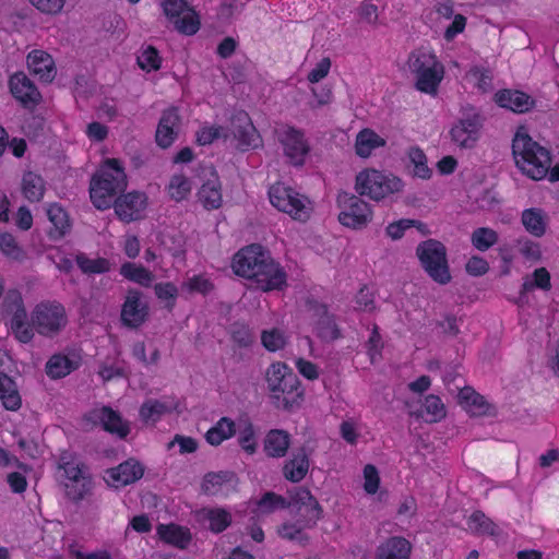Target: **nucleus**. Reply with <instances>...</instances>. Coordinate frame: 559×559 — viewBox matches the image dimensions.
I'll use <instances>...</instances> for the list:
<instances>
[{
	"label": "nucleus",
	"mask_w": 559,
	"mask_h": 559,
	"mask_svg": "<svg viewBox=\"0 0 559 559\" xmlns=\"http://www.w3.org/2000/svg\"><path fill=\"white\" fill-rule=\"evenodd\" d=\"M59 468L63 471L67 481L82 477H92L88 467L69 453H62Z\"/></svg>",
	"instance_id": "36"
},
{
	"label": "nucleus",
	"mask_w": 559,
	"mask_h": 559,
	"mask_svg": "<svg viewBox=\"0 0 559 559\" xmlns=\"http://www.w3.org/2000/svg\"><path fill=\"white\" fill-rule=\"evenodd\" d=\"M411 543L401 536H393L381 543L376 551L374 559H409Z\"/></svg>",
	"instance_id": "23"
},
{
	"label": "nucleus",
	"mask_w": 559,
	"mask_h": 559,
	"mask_svg": "<svg viewBox=\"0 0 559 559\" xmlns=\"http://www.w3.org/2000/svg\"><path fill=\"white\" fill-rule=\"evenodd\" d=\"M516 248L526 260L536 262L539 261L542 258V250L539 243L526 237L518 240Z\"/></svg>",
	"instance_id": "57"
},
{
	"label": "nucleus",
	"mask_w": 559,
	"mask_h": 559,
	"mask_svg": "<svg viewBox=\"0 0 559 559\" xmlns=\"http://www.w3.org/2000/svg\"><path fill=\"white\" fill-rule=\"evenodd\" d=\"M460 404L466 408L473 416L486 415L489 409V404L483 395L477 393L473 388L465 386L459 393Z\"/></svg>",
	"instance_id": "32"
},
{
	"label": "nucleus",
	"mask_w": 559,
	"mask_h": 559,
	"mask_svg": "<svg viewBox=\"0 0 559 559\" xmlns=\"http://www.w3.org/2000/svg\"><path fill=\"white\" fill-rule=\"evenodd\" d=\"M465 270L469 275L481 276L488 272L489 264L484 258L474 255L467 261Z\"/></svg>",
	"instance_id": "64"
},
{
	"label": "nucleus",
	"mask_w": 559,
	"mask_h": 559,
	"mask_svg": "<svg viewBox=\"0 0 559 559\" xmlns=\"http://www.w3.org/2000/svg\"><path fill=\"white\" fill-rule=\"evenodd\" d=\"M75 261L84 274H103L110 270V263L105 258L90 259L86 254L79 253Z\"/></svg>",
	"instance_id": "47"
},
{
	"label": "nucleus",
	"mask_w": 559,
	"mask_h": 559,
	"mask_svg": "<svg viewBox=\"0 0 559 559\" xmlns=\"http://www.w3.org/2000/svg\"><path fill=\"white\" fill-rule=\"evenodd\" d=\"M127 175L118 159L109 158L91 180L90 197L98 210H107L114 198L126 190Z\"/></svg>",
	"instance_id": "4"
},
{
	"label": "nucleus",
	"mask_w": 559,
	"mask_h": 559,
	"mask_svg": "<svg viewBox=\"0 0 559 559\" xmlns=\"http://www.w3.org/2000/svg\"><path fill=\"white\" fill-rule=\"evenodd\" d=\"M181 129V118L178 109L170 107L162 112L155 132L156 144L160 148H168L178 138Z\"/></svg>",
	"instance_id": "21"
},
{
	"label": "nucleus",
	"mask_w": 559,
	"mask_h": 559,
	"mask_svg": "<svg viewBox=\"0 0 559 559\" xmlns=\"http://www.w3.org/2000/svg\"><path fill=\"white\" fill-rule=\"evenodd\" d=\"M495 102L499 107L509 109L515 114H525L535 107V99L528 94L504 88L495 94Z\"/></svg>",
	"instance_id": "22"
},
{
	"label": "nucleus",
	"mask_w": 559,
	"mask_h": 559,
	"mask_svg": "<svg viewBox=\"0 0 559 559\" xmlns=\"http://www.w3.org/2000/svg\"><path fill=\"white\" fill-rule=\"evenodd\" d=\"M92 477L76 478L64 484L66 497L74 503H79L92 495Z\"/></svg>",
	"instance_id": "40"
},
{
	"label": "nucleus",
	"mask_w": 559,
	"mask_h": 559,
	"mask_svg": "<svg viewBox=\"0 0 559 559\" xmlns=\"http://www.w3.org/2000/svg\"><path fill=\"white\" fill-rule=\"evenodd\" d=\"M467 78L475 82L476 86L483 92L492 90V73L490 70L479 67H473L467 72Z\"/></svg>",
	"instance_id": "53"
},
{
	"label": "nucleus",
	"mask_w": 559,
	"mask_h": 559,
	"mask_svg": "<svg viewBox=\"0 0 559 559\" xmlns=\"http://www.w3.org/2000/svg\"><path fill=\"white\" fill-rule=\"evenodd\" d=\"M364 477H365V485H364L365 490L371 495L376 493L379 488V484H380V477H379L377 468L371 464L366 465L364 468Z\"/></svg>",
	"instance_id": "63"
},
{
	"label": "nucleus",
	"mask_w": 559,
	"mask_h": 559,
	"mask_svg": "<svg viewBox=\"0 0 559 559\" xmlns=\"http://www.w3.org/2000/svg\"><path fill=\"white\" fill-rule=\"evenodd\" d=\"M261 341L263 346L270 352H276L285 345V336L278 329L263 331Z\"/></svg>",
	"instance_id": "56"
},
{
	"label": "nucleus",
	"mask_w": 559,
	"mask_h": 559,
	"mask_svg": "<svg viewBox=\"0 0 559 559\" xmlns=\"http://www.w3.org/2000/svg\"><path fill=\"white\" fill-rule=\"evenodd\" d=\"M200 516L209 523L213 533H221L231 524V514L222 508H204L200 511Z\"/></svg>",
	"instance_id": "33"
},
{
	"label": "nucleus",
	"mask_w": 559,
	"mask_h": 559,
	"mask_svg": "<svg viewBox=\"0 0 559 559\" xmlns=\"http://www.w3.org/2000/svg\"><path fill=\"white\" fill-rule=\"evenodd\" d=\"M408 68L416 78L418 91L435 95L443 79L444 68L437 57L427 50L418 49L408 57Z\"/></svg>",
	"instance_id": "5"
},
{
	"label": "nucleus",
	"mask_w": 559,
	"mask_h": 559,
	"mask_svg": "<svg viewBox=\"0 0 559 559\" xmlns=\"http://www.w3.org/2000/svg\"><path fill=\"white\" fill-rule=\"evenodd\" d=\"M238 442L241 449L248 454L255 453V431L253 424L248 418H241L238 421Z\"/></svg>",
	"instance_id": "45"
},
{
	"label": "nucleus",
	"mask_w": 559,
	"mask_h": 559,
	"mask_svg": "<svg viewBox=\"0 0 559 559\" xmlns=\"http://www.w3.org/2000/svg\"><path fill=\"white\" fill-rule=\"evenodd\" d=\"M484 118L477 109L465 108L459 122L450 130L452 141L463 148H472L479 138Z\"/></svg>",
	"instance_id": "12"
},
{
	"label": "nucleus",
	"mask_w": 559,
	"mask_h": 559,
	"mask_svg": "<svg viewBox=\"0 0 559 559\" xmlns=\"http://www.w3.org/2000/svg\"><path fill=\"white\" fill-rule=\"evenodd\" d=\"M306 521L307 519L298 516L295 523L286 522L278 526L277 533L284 539L298 542L299 544L305 545L309 537L304 531L314 526L308 525Z\"/></svg>",
	"instance_id": "35"
},
{
	"label": "nucleus",
	"mask_w": 559,
	"mask_h": 559,
	"mask_svg": "<svg viewBox=\"0 0 559 559\" xmlns=\"http://www.w3.org/2000/svg\"><path fill=\"white\" fill-rule=\"evenodd\" d=\"M290 444V436L287 431L273 429L267 432L264 439V451L267 456L283 457Z\"/></svg>",
	"instance_id": "29"
},
{
	"label": "nucleus",
	"mask_w": 559,
	"mask_h": 559,
	"mask_svg": "<svg viewBox=\"0 0 559 559\" xmlns=\"http://www.w3.org/2000/svg\"><path fill=\"white\" fill-rule=\"evenodd\" d=\"M145 467L138 460L131 457L116 467L108 468L104 477L110 487L121 488L131 485L144 475Z\"/></svg>",
	"instance_id": "15"
},
{
	"label": "nucleus",
	"mask_w": 559,
	"mask_h": 559,
	"mask_svg": "<svg viewBox=\"0 0 559 559\" xmlns=\"http://www.w3.org/2000/svg\"><path fill=\"white\" fill-rule=\"evenodd\" d=\"M337 202L343 207V211L338 214V221L343 226L361 229L371 221V209L359 197L343 192L338 194Z\"/></svg>",
	"instance_id": "11"
},
{
	"label": "nucleus",
	"mask_w": 559,
	"mask_h": 559,
	"mask_svg": "<svg viewBox=\"0 0 559 559\" xmlns=\"http://www.w3.org/2000/svg\"><path fill=\"white\" fill-rule=\"evenodd\" d=\"M28 69L39 75L44 82H51L56 75V69L51 57L40 50L32 51L27 57Z\"/></svg>",
	"instance_id": "26"
},
{
	"label": "nucleus",
	"mask_w": 559,
	"mask_h": 559,
	"mask_svg": "<svg viewBox=\"0 0 559 559\" xmlns=\"http://www.w3.org/2000/svg\"><path fill=\"white\" fill-rule=\"evenodd\" d=\"M272 404L286 412L298 408L304 400L298 376L285 362H273L265 371Z\"/></svg>",
	"instance_id": "3"
},
{
	"label": "nucleus",
	"mask_w": 559,
	"mask_h": 559,
	"mask_svg": "<svg viewBox=\"0 0 559 559\" xmlns=\"http://www.w3.org/2000/svg\"><path fill=\"white\" fill-rule=\"evenodd\" d=\"M168 191L171 199L176 201L185 200L191 191L190 180L183 175H175L170 179Z\"/></svg>",
	"instance_id": "52"
},
{
	"label": "nucleus",
	"mask_w": 559,
	"mask_h": 559,
	"mask_svg": "<svg viewBox=\"0 0 559 559\" xmlns=\"http://www.w3.org/2000/svg\"><path fill=\"white\" fill-rule=\"evenodd\" d=\"M235 478V473L229 471L210 472L205 474L202 483V490L205 493H213L223 484L229 483Z\"/></svg>",
	"instance_id": "49"
},
{
	"label": "nucleus",
	"mask_w": 559,
	"mask_h": 559,
	"mask_svg": "<svg viewBox=\"0 0 559 559\" xmlns=\"http://www.w3.org/2000/svg\"><path fill=\"white\" fill-rule=\"evenodd\" d=\"M67 322L64 307L58 302H41L32 312V325L44 336L58 334Z\"/></svg>",
	"instance_id": "9"
},
{
	"label": "nucleus",
	"mask_w": 559,
	"mask_h": 559,
	"mask_svg": "<svg viewBox=\"0 0 559 559\" xmlns=\"http://www.w3.org/2000/svg\"><path fill=\"white\" fill-rule=\"evenodd\" d=\"M521 223L528 234L540 238L546 234L549 217L543 209L530 207L522 212Z\"/></svg>",
	"instance_id": "24"
},
{
	"label": "nucleus",
	"mask_w": 559,
	"mask_h": 559,
	"mask_svg": "<svg viewBox=\"0 0 559 559\" xmlns=\"http://www.w3.org/2000/svg\"><path fill=\"white\" fill-rule=\"evenodd\" d=\"M234 272L254 281L263 292L281 290L287 285V274L261 245L253 243L239 250L233 259Z\"/></svg>",
	"instance_id": "1"
},
{
	"label": "nucleus",
	"mask_w": 559,
	"mask_h": 559,
	"mask_svg": "<svg viewBox=\"0 0 559 559\" xmlns=\"http://www.w3.org/2000/svg\"><path fill=\"white\" fill-rule=\"evenodd\" d=\"M512 154L516 166L532 179L538 180L548 174L549 181H559V164L550 168V153L527 133L516 132L512 141Z\"/></svg>",
	"instance_id": "2"
},
{
	"label": "nucleus",
	"mask_w": 559,
	"mask_h": 559,
	"mask_svg": "<svg viewBox=\"0 0 559 559\" xmlns=\"http://www.w3.org/2000/svg\"><path fill=\"white\" fill-rule=\"evenodd\" d=\"M403 189V182L393 175H386L376 169L360 171L356 176L355 190L359 195L379 201Z\"/></svg>",
	"instance_id": "7"
},
{
	"label": "nucleus",
	"mask_w": 559,
	"mask_h": 559,
	"mask_svg": "<svg viewBox=\"0 0 559 559\" xmlns=\"http://www.w3.org/2000/svg\"><path fill=\"white\" fill-rule=\"evenodd\" d=\"M47 215L52 224V228L48 231L51 240H60L71 228L67 212L58 204H51L47 210Z\"/></svg>",
	"instance_id": "30"
},
{
	"label": "nucleus",
	"mask_w": 559,
	"mask_h": 559,
	"mask_svg": "<svg viewBox=\"0 0 559 559\" xmlns=\"http://www.w3.org/2000/svg\"><path fill=\"white\" fill-rule=\"evenodd\" d=\"M146 204L147 198L145 193L139 191L121 194L116 198L112 203L115 213L119 219L124 223H131L142 218V213Z\"/></svg>",
	"instance_id": "16"
},
{
	"label": "nucleus",
	"mask_w": 559,
	"mask_h": 559,
	"mask_svg": "<svg viewBox=\"0 0 559 559\" xmlns=\"http://www.w3.org/2000/svg\"><path fill=\"white\" fill-rule=\"evenodd\" d=\"M319 319L317 321V335L323 341H334L340 336V331L335 323L334 317L328 312L324 305L317 309Z\"/></svg>",
	"instance_id": "34"
},
{
	"label": "nucleus",
	"mask_w": 559,
	"mask_h": 559,
	"mask_svg": "<svg viewBox=\"0 0 559 559\" xmlns=\"http://www.w3.org/2000/svg\"><path fill=\"white\" fill-rule=\"evenodd\" d=\"M10 328L21 343H28L34 337V328L26 322V311L23 307H19L12 316Z\"/></svg>",
	"instance_id": "39"
},
{
	"label": "nucleus",
	"mask_w": 559,
	"mask_h": 559,
	"mask_svg": "<svg viewBox=\"0 0 559 559\" xmlns=\"http://www.w3.org/2000/svg\"><path fill=\"white\" fill-rule=\"evenodd\" d=\"M412 416L423 418L426 423H437L445 417V408L439 396H426L423 406L417 411H409Z\"/></svg>",
	"instance_id": "31"
},
{
	"label": "nucleus",
	"mask_w": 559,
	"mask_h": 559,
	"mask_svg": "<svg viewBox=\"0 0 559 559\" xmlns=\"http://www.w3.org/2000/svg\"><path fill=\"white\" fill-rule=\"evenodd\" d=\"M385 139L369 128L360 130L355 140V152L359 157H369L376 148L385 146Z\"/></svg>",
	"instance_id": "27"
},
{
	"label": "nucleus",
	"mask_w": 559,
	"mask_h": 559,
	"mask_svg": "<svg viewBox=\"0 0 559 559\" xmlns=\"http://www.w3.org/2000/svg\"><path fill=\"white\" fill-rule=\"evenodd\" d=\"M209 171L212 178L202 185L198 197L206 210H214L222 205L221 182L213 167H210Z\"/></svg>",
	"instance_id": "25"
},
{
	"label": "nucleus",
	"mask_w": 559,
	"mask_h": 559,
	"mask_svg": "<svg viewBox=\"0 0 559 559\" xmlns=\"http://www.w3.org/2000/svg\"><path fill=\"white\" fill-rule=\"evenodd\" d=\"M284 154L294 166H302L305 158L310 152V146L301 131L288 128L280 135Z\"/></svg>",
	"instance_id": "18"
},
{
	"label": "nucleus",
	"mask_w": 559,
	"mask_h": 559,
	"mask_svg": "<svg viewBox=\"0 0 559 559\" xmlns=\"http://www.w3.org/2000/svg\"><path fill=\"white\" fill-rule=\"evenodd\" d=\"M269 198L274 207L287 213L294 219L305 222L309 218L310 209L306 204L307 199L292 188L277 182L269 189Z\"/></svg>",
	"instance_id": "8"
},
{
	"label": "nucleus",
	"mask_w": 559,
	"mask_h": 559,
	"mask_svg": "<svg viewBox=\"0 0 559 559\" xmlns=\"http://www.w3.org/2000/svg\"><path fill=\"white\" fill-rule=\"evenodd\" d=\"M225 132L237 140L238 147L242 151L255 148L261 143L259 132L249 115L243 110H239L231 116L229 127L225 129Z\"/></svg>",
	"instance_id": "14"
},
{
	"label": "nucleus",
	"mask_w": 559,
	"mask_h": 559,
	"mask_svg": "<svg viewBox=\"0 0 559 559\" xmlns=\"http://www.w3.org/2000/svg\"><path fill=\"white\" fill-rule=\"evenodd\" d=\"M138 64L141 69L146 71L158 70L160 67V58L157 49L153 46H147L141 55L138 56Z\"/></svg>",
	"instance_id": "55"
},
{
	"label": "nucleus",
	"mask_w": 559,
	"mask_h": 559,
	"mask_svg": "<svg viewBox=\"0 0 559 559\" xmlns=\"http://www.w3.org/2000/svg\"><path fill=\"white\" fill-rule=\"evenodd\" d=\"M29 2L41 13L56 15L63 9L66 0H29Z\"/></svg>",
	"instance_id": "61"
},
{
	"label": "nucleus",
	"mask_w": 559,
	"mask_h": 559,
	"mask_svg": "<svg viewBox=\"0 0 559 559\" xmlns=\"http://www.w3.org/2000/svg\"><path fill=\"white\" fill-rule=\"evenodd\" d=\"M411 163L414 165V175L421 179L431 177V169L427 165V157L419 147H411L408 152Z\"/></svg>",
	"instance_id": "50"
},
{
	"label": "nucleus",
	"mask_w": 559,
	"mask_h": 559,
	"mask_svg": "<svg viewBox=\"0 0 559 559\" xmlns=\"http://www.w3.org/2000/svg\"><path fill=\"white\" fill-rule=\"evenodd\" d=\"M157 533L164 542L179 548H185L191 539L189 531L176 524L159 525Z\"/></svg>",
	"instance_id": "38"
},
{
	"label": "nucleus",
	"mask_w": 559,
	"mask_h": 559,
	"mask_svg": "<svg viewBox=\"0 0 559 559\" xmlns=\"http://www.w3.org/2000/svg\"><path fill=\"white\" fill-rule=\"evenodd\" d=\"M164 14L174 28L183 35H194L200 29V17L186 0H163Z\"/></svg>",
	"instance_id": "10"
},
{
	"label": "nucleus",
	"mask_w": 559,
	"mask_h": 559,
	"mask_svg": "<svg viewBox=\"0 0 559 559\" xmlns=\"http://www.w3.org/2000/svg\"><path fill=\"white\" fill-rule=\"evenodd\" d=\"M534 288L549 290L551 288L550 274L545 267L536 269L531 277H526L520 292V301L523 302L526 293Z\"/></svg>",
	"instance_id": "44"
},
{
	"label": "nucleus",
	"mask_w": 559,
	"mask_h": 559,
	"mask_svg": "<svg viewBox=\"0 0 559 559\" xmlns=\"http://www.w3.org/2000/svg\"><path fill=\"white\" fill-rule=\"evenodd\" d=\"M9 87L13 97L25 108H34L41 99L36 85L24 72L11 75Z\"/></svg>",
	"instance_id": "19"
},
{
	"label": "nucleus",
	"mask_w": 559,
	"mask_h": 559,
	"mask_svg": "<svg viewBox=\"0 0 559 559\" xmlns=\"http://www.w3.org/2000/svg\"><path fill=\"white\" fill-rule=\"evenodd\" d=\"M0 400L9 411H16L21 406V397L13 380L0 372Z\"/></svg>",
	"instance_id": "41"
},
{
	"label": "nucleus",
	"mask_w": 559,
	"mask_h": 559,
	"mask_svg": "<svg viewBox=\"0 0 559 559\" xmlns=\"http://www.w3.org/2000/svg\"><path fill=\"white\" fill-rule=\"evenodd\" d=\"M469 530L479 535L498 536L500 530L498 525L489 519L483 511H475L468 519Z\"/></svg>",
	"instance_id": "43"
},
{
	"label": "nucleus",
	"mask_w": 559,
	"mask_h": 559,
	"mask_svg": "<svg viewBox=\"0 0 559 559\" xmlns=\"http://www.w3.org/2000/svg\"><path fill=\"white\" fill-rule=\"evenodd\" d=\"M0 249L7 257L14 260H21L24 257V252L17 246L15 238L8 233L0 235Z\"/></svg>",
	"instance_id": "58"
},
{
	"label": "nucleus",
	"mask_w": 559,
	"mask_h": 559,
	"mask_svg": "<svg viewBox=\"0 0 559 559\" xmlns=\"http://www.w3.org/2000/svg\"><path fill=\"white\" fill-rule=\"evenodd\" d=\"M257 507L262 513H272L275 510L287 509L286 498L273 491H267L258 500Z\"/></svg>",
	"instance_id": "51"
},
{
	"label": "nucleus",
	"mask_w": 559,
	"mask_h": 559,
	"mask_svg": "<svg viewBox=\"0 0 559 559\" xmlns=\"http://www.w3.org/2000/svg\"><path fill=\"white\" fill-rule=\"evenodd\" d=\"M175 444L179 445V452L181 454L193 453L198 449V442L194 438L181 435H176L167 444V449L170 450Z\"/></svg>",
	"instance_id": "62"
},
{
	"label": "nucleus",
	"mask_w": 559,
	"mask_h": 559,
	"mask_svg": "<svg viewBox=\"0 0 559 559\" xmlns=\"http://www.w3.org/2000/svg\"><path fill=\"white\" fill-rule=\"evenodd\" d=\"M22 190L29 202H39L45 193L44 179L39 175L27 171L23 176Z\"/></svg>",
	"instance_id": "42"
},
{
	"label": "nucleus",
	"mask_w": 559,
	"mask_h": 559,
	"mask_svg": "<svg viewBox=\"0 0 559 559\" xmlns=\"http://www.w3.org/2000/svg\"><path fill=\"white\" fill-rule=\"evenodd\" d=\"M84 419L94 426L102 425L106 431L115 433L120 438H126L130 432L128 423L122 419L118 412L108 406L88 412Z\"/></svg>",
	"instance_id": "17"
},
{
	"label": "nucleus",
	"mask_w": 559,
	"mask_h": 559,
	"mask_svg": "<svg viewBox=\"0 0 559 559\" xmlns=\"http://www.w3.org/2000/svg\"><path fill=\"white\" fill-rule=\"evenodd\" d=\"M221 136L224 139L229 138V134L225 132L224 127H205L197 133V142L200 145H207Z\"/></svg>",
	"instance_id": "59"
},
{
	"label": "nucleus",
	"mask_w": 559,
	"mask_h": 559,
	"mask_svg": "<svg viewBox=\"0 0 559 559\" xmlns=\"http://www.w3.org/2000/svg\"><path fill=\"white\" fill-rule=\"evenodd\" d=\"M148 307L142 301V293L136 289H130L121 309V322L123 325L136 329L147 319Z\"/></svg>",
	"instance_id": "20"
},
{
	"label": "nucleus",
	"mask_w": 559,
	"mask_h": 559,
	"mask_svg": "<svg viewBox=\"0 0 559 559\" xmlns=\"http://www.w3.org/2000/svg\"><path fill=\"white\" fill-rule=\"evenodd\" d=\"M287 509L296 511L298 516L307 519L308 525H316L322 516V508L309 489L305 487L294 488L287 492Z\"/></svg>",
	"instance_id": "13"
},
{
	"label": "nucleus",
	"mask_w": 559,
	"mask_h": 559,
	"mask_svg": "<svg viewBox=\"0 0 559 559\" xmlns=\"http://www.w3.org/2000/svg\"><path fill=\"white\" fill-rule=\"evenodd\" d=\"M499 236L489 227L476 228L471 236L472 245L479 251H486L498 242Z\"/></svg>",
	"instance_id": "48"
},
{
	"label": "nucleus",
	"mask_w": 559,
	"mask_h": 559,
	"mask_svg": "<svg viewBox=\"0 0 559 559\" xmlns=\"http://www.w3.org/2000/svg\"><path fill=\"white\" fill-rule=\"evenodd\" d=\"M166 412L167 406L164 403L157 400H148L142 404L140 416L144 421H156Z\"/></svg>",
	"instance_id": "54"
},
{
	"label": "nucleus",
	"mask_w": 559,
	"mask_h": 559,
	"mask_svg": "<svg viewBox=\"0 0 559 559\" xmlns=\"http://www.w3.org/2000/svg\"><path fill=\"white\" fill-rule=\"evenodd\" d=\"M154 292L158 299L170 301L167 304V308L171 309L174 307V301L178 295V289L175 284L170 282L157 283L154 286Z\"/></svg>",
	"instance_id": "60"
},
{
	"label": "nucleus",
	"mask_w": 559,
	"mask_h": 559,
	"mask_svg": "<svg viewBox=\"0 0 559 559\" xmlns=\"http://www.w3.org/2000/svg\"><path fill=\"white\" fill-rule=\"evenodd\" d=\"M308 469V454L305 448H300L297 453L284 464L283 474L287 480L298 483L305 478Z\"/></svg>",
	"instance_id": "28"
},
{
	"label": "nucleus",
	"mask_w": 559,
	"mask_h": 559,
	"mask_svg": "<svg viewBox=\"0 0 559 559\" xmlns=\"http://www.w3.org/2000/svg\"><path fill=\"white\" fill-rule=\"evenodd\" d=\"M416 255L431 280L440 285L451 282L447 248L441 241L436 239L421 241L416 248Z\"/></svg>",
	"instance_id": "6"
},
{
	"label": "nucleus",
	"mask_w": 559,
	"mask_h": 559,
	"mask_svg": "<svg viewBox=\"0 0 559 559\" xmlns=\"http://www.w3.org/2000/svg\"><path fill=\"white\" fill-rule=\"evenodd\" d=\"M120 274L127 280L138 283L142 286H150L154 280V275L142 265L126 262L120 267Z\"/></svg>",
	"instance_id": "46"
},
{
	"label": "nucleus",
	"mask_w": 559,
	"mask_h": 559,
	"mask_svg": "<svg viewBox=\"0 0 559 559\" xmlns=\"http://www.w3.org/2000/svg\"><path fill=\"white\" fill-rule=\"evenodd\" d=\"M78 368V364L62 354L52 355L46 364V373L51 379H60Z\"/></svg>",
	"instance_id": "37"
}]
</instances>
